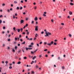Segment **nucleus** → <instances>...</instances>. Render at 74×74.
Listing matches in <instances>:
<instances>
[{"label":"nucleus","instance_id":"1","mask_svg":"<svg viewBox=\"0 0 74 74\" xmlns=\"http://www.w3.org/2000/svg\"><path fill=\"white\" fill-rule=\"evenodd\" d=\"M45 34H46V35H45V37H47L48 36H49V35L51 36V35H52V34H51V33H50L49 32L47 33V32H46Z\"/></svg>","mask_w":74,"mask_h":74},{"label":"nucleus","instance_id":"2","mask_svg":"<svg viewBox=\"0 0 74 74\" xmlns=\"http://www.w3.org/2000/svg\"><path fill=\"white\" fill-rule=\"evenodd\" d=\"M53 44V41H51L50 43H48L47 44L49 46H51V45H52Z\"/></svg>","mask_w":74,"mask_h":74},{"label":"nucleus","instance_id":"3","mask_svg":"<svg viewBox=\"0 0 74 74\" xmlns=\"http://www.w3.org/2000/svg\"><path fill=\"white\" fill-rule=\"evenodd\" d=\"M38 26H36V28H35V30L36 31H37L38 30Z\"/></svg>","mask_w":74,"mask_h":74},{"label":"nucleus","instance_id":"4","mask_svg":"<svg viewBox=\"0 0 74 74\" xmlns=\"http://www.w3.org/2000/svg\"><path fill=\"white\" fill-rule=\"evenodd\" d=\"M34 20L35 21H37L38 20V18H37V17H36L34 19Z\"/></svg>","mask_w":74,"mask_h":74},{"label":"nucleus","instance_id":"5","mask_svg":"<svg viewBox=\"0 0 74 74\" xmlns=\"http://www.w3.org/2000/svg\"><path fill=\"white\" fill-rule=\"evenodd\" d=\"M24 22L23 20H21V23H23Z\"/></svg>","mask_w":74,"mask_h":74},{"label":"nucleus","instance_id":"6","mask_svg":"<svg viewBox=\"0 0 74 74\" xmlns=\"http://www.w3.org/2000/svg\"><path fill=\"white\" fill-rule=\"evenodd\" d=\"M36 58V56H34V57L32 58V59L33 60H34Z\"/></svg>","mask_w":74,"mask_h":74},{"label":"nucleus","instance_id":"7","mask_svg":"<svg viewBox=\"0 0 74 74\" xmlns=\"http://www.w3.org/2000/svg\"><path fill=\"white\" fill-rule=\"evenodd\" d=\"M21 62L20 61H19L17 63V64H21Z\"/></svg>","mask_w":74,"mask_h":74},{"label":"nucleus","instance_id":"8","mask_svg":"<svg viewBox=\"0 0 74 74\" xmlns=\"http://www.w3.org/2000/svg\"><path fill=\"white\" fill-rule=\"evenodd\" d=\"M34 21H32L31 22L32 24H34Z\"/></svg>","mask_w":74,"mask_h":74},{"label":"nucleus","instance_id":"9","mask_svg":"<svg viewBox=\"0 0 74 74\" xmlns=\"http://www.w3.org/2000/svg\"><path fill=\"white\" fill-rule=\"evenodd\" d=\"M70 5H74V3H73L71 2L70 3Z\"/></svg>","mask_w":74,"mask_h":74},{"label":"nucleus","instance_id":"10","mask_svg":"<svg viewBox=\"0 0 74 74\" xmlns=\"http://www.w3.org/2000/svg\"><path fill=\"white\" fill-rule=\"evenodd\" d=\"M34 74V71H31V74Z\"/></svg>","mask_w":74,"mask_h":74},{"label":"nucleus","instance_id":"11","mask_svg":"<svg viewBox=\"0 0 74 74\" xmlns=\"http://www.w3.org/2000/svg\"><path fill=\"white\" fill-rule=\"evenodd\" d=\"M69 14L70 15H72L73 14V13L71 12H69Z\"/></svg>","mask_w":74,"mask_h":74},{"label":"nucleus","instance_id":"12","mask_svg":"<svg viewBox=\"0 0 74 74\" xmlns=\"http://www.w3.org/2000/svg\"><path fill=\"white\" fill-rule=\"evenodd\" d=\"M21 50H19L18 51V53H21Z\"/></svg>","mask_w":74,"mask_h":74},{"label":"nucleus","instance_id":"13","mask_svg":"<svg viewBox=\"0 0 74 74\" xmlns=\"http://www.w3.org/2000/svg\"><path fill=\"white\" fill-rule=\"evenodd\" d=\"M23 59H25V60L27 59V57H24Z\"/></svg>","mask_w":74,"mask_h":74},{"label":"nucleus","instance_id":"14","mask_svg":"<svg viewBox=\"0 0 74 74\" xmlns=\"http://www.w3.org/2000/svg\"><path fill=\"white\" fill-rule=\"evenodd\" d=\"M5 46V44H3V47H4Z\"/></svg>","mask_w":74,"mask_h":74},{"label":"nucleus","instance_id":"15","mask_svg":"<svg viewBox=\"0 0 74 74\" xmlns=\"http://www.w3.org/2000/svg\"><path fill=\"white\" fill-rule=\"evenodd\" d=\"M16 9L17 10H19V8L18 7L16 8Z\"/></svg>","mask_w":74,"mask_h":74},{"label":"nucleus","instance_id":"16","mask_svg":"<svg viewBox=\"0 0 74 74\" xmlns=\"http://www.w3.org/2000/svg\"><path fill=\"white\" fill-rule=\"evenodd\" d=\"M7 12H10V10L8 9Z\"/></svg>","mask_w":74,"mask_h":74},{"label":"nucleus","instance_id":"17","mask_svg":"<svg viewBox=\"0 0 74 74\" xmlns=\"http://www.w3.org/2000/svg\"><path fill=\"white\" fill-rule=\"evenodd\" d=\"M20 29H18L17 30V31L18 32H20Z\"/></svg>","mask_w":74,"mask_h":74},{"label":"nucleus","instance_id":"18","mask_svg":"<svg viewBox=\"0 0 74 74\" xmlns=\"http://www.w3.org/2000/svg\"><path fill=\"white\" fill-rule=\"evenodd\" d=\"M17 48L18 47H17V46H15V49L16 50V49H17Z\"/></svg>","mask_w":74,"mask_h":74},{"label":"nucleus","instance_id":"19","mask_svg":"<svg viewBox=\"0 0 74 74\" xmlns=\"http://www.w3.org/2000/svg\"><path fill=\"white\" fill-rule=\"evenodd\" d=\"M62 69H63V70H64L65 68H64V66H63L62 67Z\"/></svg>","mask_w":74,"mask_h":74},{"label":"nucleus","instance_id":"20","mask_svg":"<svg viewBox=\"0 0 74 74\" xmlns=\"http://www.w3.org/2000/svg\"><path fill=\"white\" fill-rule=\"evenodd\" d=\"M23 8H22V7H21V8H20V10H22Z\"/></svg>","mask_w":74,"mask_h":74},{"label":"nucleus","instance_id":"21","mask_svg":"<svg viewBox=\"0 0 74 74\" xmlns=\"http://www.w3.org/2000/svg\"><path fill=\"white\" fill-rule=\"evenodd\" d=\"M31 53H32V54L34 53V51L33 52V51H31Z\"/></svg>","mask_w":74,"mask_h":74},{"label":"nucleus","instance_id":"22","mask_svg":"<svg viewBox=\"0 0 74 74\" xmlns=\"http://www.w3.org/2000/svg\"><path fill=\"white\" fill-rule=\"evenodd\" d=\"M8 41H11V39H9L8 40Z\"/></svg>","mask_w":74,"mask_h":74},{"label":"nucleus","instance_id":"23","mask_svg":"<svg viewBox=\"0 0 74 74\" xmlns=\"http://www.w3.org/2000/svg\"><path fill=\"white\" fill-rule=\"evenodd\" d=\"M44 51H47V49H46L44 50Z\"/></svg>","mask_w":74,"mask_h":74},{"label":"nucleus","instance_id":"24","mask_svg":"<svg viewBox=\"0 0 74 74\" xmlns=\"http://www.w3.org/2000/svg\"><path fill=\"white\" fill-rule=\"evenodd\" d=\"M27 26H28V24H27L25 26L26 27H27Z\"/></svg>","mask_w":74,"mask_h":74},{"label":"nucleus","instance_id":"25","mask_svg":"<svg viewBox=\"0 0 74 74\" xmlns=\"http://www.w3.org/2000/svg\"><path fill=\"white\" fill-rule=\"evenodd\" d=\"M31 44L32 45H34V43H33V42H32L31 43Z\"/></svg>","mask_w":74,"mask_h":74},{"label":"nucleus","instance_id":"26","mask_svg":"<svg viewBox=\"0 0 74 74\" xmlns=\"http://www.w3.org/2000/svg\"><path fill=\"white\" fill-rule=\"evenodd\" d=\"M25 49H26V50H27L29 49V48H28L27 47H25Z\"/></svg>","mask_w":74,"mask_h":74},{"label":"nucleus","instance_id":"27","mask_svg":"<svg viewBox=\"0 0 74 74\" xmlns=\"http://www.w3.org/2000/svg\"><path fill=\"white\" fill-rule=\"evenodd\" d=\"M12 51H13V52H15V50H14V49H13Z\"/></svg>","mask_w":74,"mask_h":74},{"label":"nucleus","instance_id":"28","mask_svg":"<svg viewBox=\"0 0 74 74\" xmlns=\"http://www.w3.org/2000/svg\"><path fill=\"white\" fill-rule=\"evenodd\" d=\"M2 22V21L1 20H0V24H1V23Z\"/></svg>","mask_w":74,"mask_h":74},{"label":"nucleus","instance_id":"29","mask_svg":"<svg viewBox=\"0 0 74 74\" xmlns=\"http://www.w3.org/2000/svg\"><path fill=\"white\" fill-rule=\"evenodd\" d=\"M21 32H22V31H23V29H22V28L21 29Z\"/></svg>","mask_w":74,"mask_h":74},{"label":"nucleus","instance_id":"30","mask_svg":"<svg viewBox=\"0 0 74 74\" xmlns=\"http://www.w3.org/2000/svg\"><path fill=\"white\" fill-rule=\"evenodd\" d=\"M25 44V41L23 43H22V44Z\"/></svg>","mask_w":74,"mask_h":74},{"label":"nucleus","instance_id":"31","mask_svg":"<svg viewBox=\"0 0 74 74\" xmlns=\"http://www.w3.org/2000/svg\"><path fill=\"white\" fill-rule=\"evenodd\" d=\"M69 37H71V36H72L71 35V34H69Z\"/></svg>","mask_w":74,"mask_h":74},{"label":"nucleus","instance_id":"32","mask_svg":"<svg viewBox=\"0 0 74 74\" xmlns=\"http://www.w3.org/2000/svg\"><path fill=\"white\" fill-rule=\"evenodd\" d=\"M14 3L15 4H16L17 3V2L16 1H14Z\"/></svg>","mask_w":74,"mask_h":74},{"label":"nucleus","instance_id":"33","mask_svg":"<svg viewBox=\"0 0 74 74\" xmlns=\"http://www.w3.org/2000/svg\"><path fill=\"white\" fill-rule=\"evenodd\" d=\"M43 15L44 16H46V15L45 14H43Z\"/></svg>","mask_w":74,"mask_h":74},{"label":"nucleus","instance_id":"34","mask_svg":"<svg viewBox=\"0 0 74 74\" xmlns=\"http://www.w3.org/2000/svg\"><path fill=\"white\" fill-rule=\"evenodd\" d=\"M56 44H57L56 42H54V45H56Z\"/></svg>","mask_w":74,"mask_h":74},{"label":"nucleus","instance_id":"35","mask_svg":"<svg viewBox=\"0 0 74 74\" xmlns=\"http://www.w3.org/2000/svg\"><path fill=\"white\" fill-rule=\"evenodd\" d=\"M3 17V15H1L0 16V18H2Z\"/></svg>","mask_w":74,"mask_h":74},{"label":"nucleus","instance_id":"36","mask_svg":"<svg viewBox=\"0 0 74 74\" xmlns=\"http://www.w3.org/2000/svg\"><path fill=\"white\" fill-rule=\"evenodd\" d=\"M32 40H33V38H31L30 39H29V40L32 41Z\"/></svg>","mask_w":74,"mask_h":74},{"label":"nucleus","instance_id":"37","mask_svg":"<svg viewBox=\"0 0 74 74\" xmlns=\"http://www.w3.org/2000/svg\"><path fill=\"white\" fill-rule=\"evenodd\" d=\"M38 50V49H37L35 51H34V52H36V51H37Z\"/></svg>","mask_w":74,"mask_h":74},{"label":"nucleus","instance_id":"38","mask_svg":"<svg viewBox=\"0 0 74 74\" xmlns=\"http://www.w3.org/2000/svg\"><path fill=\"white\" fill-rule=\"evenodd\" d=\"M42 57V56L41 55H39V58H41Z\"/></svg>","mask_w":74,"mask_h":74},{"label":"nucleus","instance_id":"39","mask_svg":"<svg viewBox=\"0 0 74 74\" xmlns=\"http://www.w3.org/2000/svg\"><path fill=\"white\" fill-rule=\"evenodd\" d=\"M45 56L46 58H47L48 57V55L47 54H46Z\"/></svg>","mask_w":74,"mask_h":74},{"label":"nucleus","instance_id":"40","mask_svg":"<svg viewBox=\"0 0 74 74\" xmlns=\"http://www.w3.org/2000/svg\"><path fill=\"white\" fill-rule=\"evenodd\" d=\"M8 61H5V63H6V64H7L8 63Z\"/></svg>","mask_w":74,"mask_h":74},{"label":"nucleus","instance_id":"41","mask_svg":"<svg viewBox=\"0 0 74 74\" xmlns=\"http://www.w3.org/2000/svg\"><path fill=\"white\" fill-rule=\"evenodd\" d=\"M27 35H29V32H28L27 33Z\"/></svg>","mask_w":74,"mask_h":74},{"label":"nucleus","instance_id":"42","mask_svg":"<svg viewBox=\"0 0 74 74\" xmlns=\"http://www.w3.org/2000/svg\"><path fill=\"white\" fill-rule=\"evenodd\" d=\"M5 4L3 3V4H2V5L3 6H5Z\"/></svg>","mask_w":74,"mask_h":74},{"label":"nucleus","instance_id":"43","mask_svg":"<svg viewBox=\"0 0 74 74\" xmlns=\"http://www.w3.org/2000/svg\"><path fill=\"white\" fill-rule=\"evenodd\" d=\"M3 29L4 30L5 29V27H3Z\"/></svg>","mask_w":74,"mask_h":74},{"label":"nucleus","instance_id":"44","mask_svg":"<svg viewBox=\"0 0 74 74\" xmlns=\"http://www.w3.org/2000/svg\"><path fill=\"white\" fill-rule=\"evenodd\" d=\"M34 9H35V10H36V8H37V7H36V6H35L34 7Z\"/></svg>","mask_w":74,"mask_h":74},{"label":"nucleus","instance_id":"45","mask_svg":"<svg viewBox=\"0 0 74 74\" xmlns=\"http://www.w3.org/2000/svg\"><path fill=\"white\" fill-rule=\"evenodd\" d=\"M20 41H21V42H22V41H23V40H22V39H20Z\"/></svg>","mask_w":74,"mask_h":74},{"label":"nucleus","instance_id":"46","mask_svg":"<svg viewBox=\"0 0 74 74\" xmlns=\"http://www.w3.org/2000/svg\"><path fill=\"white\" fill-rule=\"evenodd\" d=\"M33 47V46H32V45H30L29 46V47Z\"/></svg>","mask_w":74,"mask_h":74},{"label":"nucleus","instance_id":"47","mask_svg":"<svg viewBox=\"0 0 74 74\" xmlns=\"http://www.w3.org/2000/svg\"><path fill=\"white\" fill-rule=\"evenodd\" d=\"M28 19H29V18H26V21H27Z\"/></svg>","mask_w":74,"mask_h":74},{"label":"nucleus","instance_id":"48","mask_svg":"<svg viewBox=\"0 0 74 74\" xmlns=\"http://www.w3.org/2000/svg\"><path fill=\"white\" fill-rule=\"evenodd\" d=\"M7 74V73L6 72L5 73H2V74Z\"/></svg>","mask_w":74,"mask_h":74},{"label":"nucleus","instance_id":"49","mask_svg":"<svg viewBox=\"0 0 74 74\" xmlns=\"http://www.w3.org/2000/svg\"><path fill=\"white\" fill-rule=\"evenodd\" d=\"M15 29H16L15 27H14L13 28V30H15Z\"/></svg>","mask_w":74,"mask_h":74},{"label":"nucleus","instance_id":"50","mask_svg":"<svg viewBox=\"0 0 74 74\" xmlns=\"http://www.w3.org/2000/svg\"><path fill=\"white\" fill-rule=\"evenodd\" d=\"M42 42H40V44H42Z\"/></svg>","mask_w":74,"mask_h":74},{"label":"nucleus","instance_id":"51","mask_svg":"<svg viewBox=\"0 0 74 74\" xmlns=\"http://www.w3.org/2000/svg\"><path fill=\"white\" fill-rule=\"evenodd\" d=\"M58 60H59L60 59V57H59L58 58Z\"/></svg>","mask_w":74,"mask_h":74},{"label":"nucleus","instance_id":"52","mask_svg":"<svg viewBox=\"0 0 74 74\" xmlns=\"http://www.w3.org/2000/svg\"><path fill=\"white\" fill-rule=\"evenodd\" d=\"M61 25H64V24L63 23H61Z\"/></svg>","mask_w":74,"mask_h":74},{"label":"nucleus","instance_id":"53","mask_svg":"<svg viewBox=\"0 0 74 74\" xmlns=\"http://www.w3.org/2000/svg\"><path fill=\"white\" fill-rule=\"evenodd\" d=\"M15 62H14V61L13 62H12L13 64H15Z\"/></svg>","mask_w":74,"mask_h":74},{"label":"nucleus","instance_id":"54","mask_svg":"<svg viewBox=\"0 0 74 74\" xmlns=\"http://www.w3.org/2000/svg\"><path fill=\"white\" fill-rule=\"evenodd\" d=\"M38 34H36V35H35V37H37V35H38Z\"/></svg>","mask_w":74,"mask_h":74},{"label":"nucleus","instance_id":"55","mask_svg":"<svg viewBox=\"0 0 74 74\" xmlns=\"http://www.w3.org/2000/svg\"><path fill=\"white\" fill-rule=\"evenodd\" d=\"M53 21H54V20L53 19H52L51 20V21L52 22H53Z\"/></svg>","mask_w":74,"mask_h":74},{"label":"nucleus","instance_id":"56","mask_svg":"<svg viewBox=\"0 0 74 74\" xmlns=\"http://www.w3.org/2000/svg\"><path fill=\"white\" fill-rule=\"evenodd\" d=\"M26 34V33L25 32L23 33V34Z\"/></svg>","mask_w":74,"mask_h":74},{"label":"nucleus","instance_id":"57","mask_svg":"<svg viewBox=\"0 0 74 74\" xmlns=\"http://www.w3.org/2000/svg\"><path fill=\"white\" fill-rule=\"evenodd\" d=\"M9 69H12V66H10L9 67Z\"/></svg>","mask_w":74,"mask_h":74},{"label":"nucleus","instance_id":"58","mask_svg":"<svg viewBox=\"0 0 74 74\" xmlns=\"http://www.w3.org/2000/svg\"><path fill=\"white\" fill-rule=\"evenodd\" d=\"M15 41H16V40H17V38H15Z\"/></svg>","mask_w":74,"mask_h":74},{"label":"nucleus","instance_id":"59","mask_svg":"<svg viewBox=\"0 0 74 74\" xmlns=\"http://www.w3.org/2000/svg\"><path fill=\"white\" fill-rule=\"evenodd\" d=\"M21 3H23V1H21Z\"/></svg>","mask_w":74,"mask_h":74},{"label":"nucleus","instance_id":"60","mask_svg":"<svg viewBox=\"0 0 74 74\" xmlns=\"http://www.w3.org/2000/svg\"><path fill=\"white\" fill-rule=\"evenodd\" d=\"M29 49H31V50H32V48H29Z\"/></svg>","mask_w":74,"mask_h":74},{"label":"nucleus","instance_id":"61","mask_svg":"<svg viewBox=\"0 0 74 74\" xmlns=\"http://www.w3.org/2000/svg\"><path fill=\"white\" fill-rule=\"evenodd\" d=\"M44 32H41V34H44Z\"/></svg>","mask_w":74,"mask_h":74},{"label":"nucleus","instance_id":"62","mask_svg":"<svg viewBox=\"0 0 74 74\" xmlns=\"http://www.w3.org/2000/svg\"><path fill=\"white\" fill-rule=\"evenodd\" d=\"M37 46L38 47H39V45L38 44H37Z\"/></svg>","mask_w":74,"mask_h":74},{"label":"nucleus","instance_id":"63","mask_svg":"<svg viewBox=\"0 0 74 74\" xmlns=\"http://www.w3.org/2000/svg\"><path fill=\"white\" fill-rule=\"evenodd\" d=\"M2 63L4 64V61H2Z\"/></svg>","mask_w":74,"mask_h":74},{"label":"nucleus","instance_id":"64","mask_svg":"<svg viewBox=\"0 0 74 74\" xmlns=\"http://www.w3.org/2000/svg\"><path fill=\"white\" fill-rule=\"evenodd\" d=\"M20 44H18V46H20Z\"/></svg>","mask_w":74,"mask_h":74}]
</instances>
